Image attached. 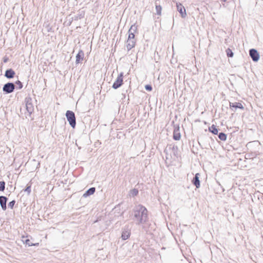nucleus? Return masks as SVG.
<instances>
[{
    "instance_id": "obj_1",
    "label": "nucleus",
    "mask_w": 263,
    "mask_h": 263,
    "mask_svg": "<svg viewBox=\"0 0 263 263\" xmlns=\"http://www.w3.org/2000/svg\"><path fill=\"white\" fill-rule=\"evenodd\" d=\"M134 220L137 221V224H143L147 220V210L142 205L136 206L134 209Z\"/></svg>"
},
{
    "instance_id": "obj_2",
    "label": "nucleus",
    "mask_w": 263,
    "mask_h": 263,
    "mask_svg": "<svg viewBox=\"0 0 263 263\" xmlns=\"http://www.w3.org/2000/svg\"><path fill=\"white\" fill-rule=\"evenodd\" d=\"M15 89V85L13 83H7L5 84L3 88V90L6 93L12 92Z\"/></svg>"
},
{
    "instance_id": "obj_3",
    "label": "nucleus",
    "mask_w": 263,
    "mask_h": 263,
    "mask_svg": "<svg viewBox=\"0 0 263 263\" xmlns=\"http://www.w3.org/2000/svg\"><path fill=\"white\" fill-rule=\"evenodd\" d=\"M123 73L121 72L120 74L118 76L117 79L115 82L112 85V88L116 89L120 87L123 84Z\"/></svg>"
},
{
    "instance_id": "obj_4",
    "label": "nucleus",
    "mask_w": 263,
    "mask_h": 263,
    "mask_svg": "<svg viewBox=\"0 0 263 263\" xmlns=\"http://www.w3.org/2000/svg\"><path fill=\"white\" fill-rule=\"evenodd\" d=\"M250 56L254 62H257L259 60V55L257 51L255 49H251L249 51Z\"/></svg>"
},
{
    "instance_id": "obj_5",
    "label": "nucleus",
    "mask_w": 263,
    "mask_h": 263,
    "mask_svg": "<svg viewBox=\"0 0 263 263\" xmlns=\"http://www.w3.org/2000/svg\"><path fill=\"white\" fill-rule=\"evenodd\" d=\"M176 5L177 10L181 14V16L182 17H185V16L186 15V13L185 12V9L183 6H182V5L180 3H176Z\"/></svg>"
},
{
    "instance_id": "obj_6",
    "label": "nucleus",
    "mask_w": 263,
    "mask_h": 263,
    "mask_svg": "<svg viewBox=\"0 0 263 263\" xmlns=\"http://www.w3.org/2000/svg\"><path fill=\"white\" fill-rule=\"evenodd\" d=\"M230 106L231 108L233 110H235L237 108L242 109L243 108V105L241 103L239 102H230Z\"/></svg>"
},
{
    "instance_id": "obj_7",
    "label": "nucleus",
    "mask_w": 263,
    "mask_h": 263,
    "mask_svg": "<svg viewBox=\"0 0 263 263\" xmlns=\"http://www.w3.org/2000/svg\"><path fill=\"white\" fill-rule=\"evenodd\" d=\"M84 57V52L82 50H79L78 53L76 55V64H78L81 63L83 60Z\"/></svg>"
},
{
    "instance_id": "obj_8",
    "label": "nucleus",
    "mask_w": 263,
    "mask_h": 263,
    "mask_svg": "<svg viewBox=\"0 0 263 263\" xmlns=\"http://www.w3.org/2000/svg\"><path fill=\"white\" fill-rule=\"evenodd\" d=\"M7 201V198L5 197L1 196H0V204L2 208V209L4 211H5L7 209L6 206V202Z\"/></svg>"
},
{
    "instance_id": "obj_9",
    "label": "nucleus",
    "mask_w": 263,
    "mask_h": 263,
    "mask_svg": "<svg viewBox=\"0 0 263 263\" xmlns=\"http://www.w3.org/2000/svg\"><path fill=\"white\" fill-rule=\"evenodd\" d=\"M130 235V230L128 229H124L122 233L121 238L123 240H126Z\"/></svg>"
},
{
    "instance_id": "obj_10",
    "label": "nucleus",
    "mask_w": 263,
    "mask_h": 263,
    "mask_svg": "<svg viewBox=\"0 0 263 263\" xmlns=\"http://www.w3.org/2000/svg\"><path fill=\"white\" fill-rule=\"evenodd\" d=\"M199 174L197 173L192 180V183L196 186L197 188H199L200 187V181L199 179Z\"/></svg>"
},
{
    "instance_id": "obj_11",
    "label": "nucleus",
    "mask_w": 263,
    "mask_h": 263,
    "mask_svg": "<svg viewBox=\"0 0 263 263\" xmlns=\"http://www.w3.org/2000/svg\"><path fill=\"white\" fill-rule=\"evenodd\" d=\"M15 72L12 69H7L5 71V76L8 79L13 78Z\"/></svg>"
},
{
    "instance_id": "obj_12",
    "label": "nucleus",
    "mask_w": 263,
    "mask_h": 263,
    "mask_svg": "<svg viewBox=\"0 0 263 263\" xmlns=\"http://www.w3.org/2000/svg\"><path fill=\"white\" fill-rule=\"evenodd\" d=\"M68 121L69 124L73 128L75 127L76 126V118L75 116H66Z\"/></svg>"
},
{
    "instance_id": "obj_13",
    "label": "nucleus",
    "mask_w": 263,
    "mask_h": 263,
    "mask_svg": "<svg viewBox=\"0 0 263 263\" xmlns=\"http://www.w3.org/2000/svg\"><path fill=\"white\" fill-rule=\"evenodd\" d=\"M135 40H127L126 47L128 50L132 49L135 45Z\"/></svg>"
},
{
    "instance_id": "obj_14",
    "label": "nucleus",
    "mask_w": 263,
    "mask_h": 263,
    "mask_svg": "<svg viewBox=\"0 0 263 263\" xmlns=\"http://www.w3.org/2000/svg\"><path fill=\"white\" fill-rule=\"evenodd\" d=\"M96 191L95 187H91L83 195L84 197H86L89 195L93 194Z\"/></svg>"
},
{
    "instance_id": "obj_15",
    "label": "nucleus",
    "mask_w": 263,
    "mask_h": 263,
    "mask_svg": "<svg viewBox=\"0 0 263 263\" xmlns=\"http://www.w3.org/2000/svg\"><path fill=\"white\" fill-rule=\"evenodd\" d=\"M173 138L175 140H179L180 139L181 135L179 129L174 130Z\"/></svg>"
},
{
    "instance_id": "obj_16",
    "label": "nucleus",
    "mask_w": 263,
    "mask_h": 263,
    "mask_svg": "<svg viewBox=\"0 0 263 263\" xmlns=\"http://www.w3.org/2000/svg\"><path fill=\"white\" fill-rule=\"evenodd\" d=\"M209 129L211 132H212L215 135H217L218 134V130L217 128L216 127V126L214 125L210 127Z\"/></svg>"
},
{
    "instance_id": "obj_17",
    "label": "nucleus",
    "mask_w": 263,
    "mask_h": 263,
    "mask_svg": "<svg viewBox=\"0 0 263 263\" xmlns=\"http://www.w3.org/2000/svg\"><path fill=\"white\" fill-rule=\"evenodd\" d=\"M138 190L136 189H132L129 192V196L134 197L138 195Z\"/></svg>"
},
{
    "instance_id": "obj_18",
    "label": "nucleus",
    "mask_w": 263,
    "mask_h": 263,
    "mask_svg": "<svg viewBox=\"0 0 263 263\" xmlns=\"http://www.w3.org/2000/svg\"><path fill=\"white\" fill-rule=\"evenodd\" d=\"M26 109L29 114H31L33 110L32 105L30 103L26 104Z\"/></svg>"
},
{
    "instance_id": "obj_19",
    "label": "nucleus",
    "mask_w": 263,
    "mask_h": 263,
    "mask_svg": "<svg viewBox=\"0 0 263 263\" xmlns=\"http://www.w3.org/2000/svg\"><path fill=\"white\" fill-rule=\"evenodd\" d=\"M25 243L28 246H38L39 243H32L30 242V240L29 239H26L24 240H23Z\"/></svg>"
},
{
    "instance_id": "obj_20",
    "label": "nucleus",
    "mask_w": 263,
    "mask_h": 263,
    "mask_svg": "<svg viewBox=\"0 0 263 263\" xmlns=\"http://www.w3.org/2000/svg\"><path fill=\"white\" fill-rule=\"evenodd\" d=\"M155 7H156V13L158 15H160L161 14V10H162V8H161V6L158 5L157 4H156Z\"/></svg>"
},
{
    "instance_id": "obj_21",
    "label": "nucleus",
    "mask_w": 263,
    "mask_h": 263,
    "mask_svg": "<svg viewBox=\"0 0 263 263\" xmlns=\"http://www.w3.org/2000/svg\"><path fill=\"white\" fill-rule=\"evenodd\" d=\"M137 27L135 25H132L129 29L128 33H134L137 30Z\"/></svg>"
},
{
    "instance_id": "obj_22",
    "label": "nucleus",
    "mask_w": 263,
    "mask_h": 263,
    "mask_svg": "<svg viewBox=\"0 0 263 263\" xmlns=\"http://www.w3.org/2000/svg\"><path fill=\"white\" fill-rule=\"evenodd\" d=\"M218 137L222 141H225L227 139V135L223 133H220L219 134Z\"/></svg>"
},
{
    "instance_id": "obj_23",
    "label": "nucleus",
    "mask_w": 263,
    "mask_h": 263,
    "mask_svg": "<svg viewBox=\"0 0 263 263\" xmlns=\"http://www.w3.org/2000/svg\"><path fill=\"white\" fill-rule=\"evenodd\" d=\"M226 53H227V56L228 57H233V52L230 49H229V48L227 49L226 50Z\"/></svg>"
},
{
    "instance_id": "obj_24",
    "label": "nucleus",
    "mask_w": 263,
    "mask_h": 263,
    "mask_svg": "<svg viewBox=\"0 0 263 263\" xmlns=\"http://www.w3.org/2000/svg\"><path fill=\"white\" fill-rule=\"evenodd\" d=\"M15 84L16 85V88H18V89H20L23 87V84L21 81H17L15 82Z\"/></svg>"
},
{
    "instance_id": "obj_25",
    "label": "nucleus",
    "mask_w": 263,
    "mask_h": 263,
    "mask_svg": "<svg viewBox=\"0 0 263 263\" xmlns=\"http://www.w3.org/2000/svg\"><path fill=\"white\" fill-rule=\"evenodd\" d=\"M5 183L4 181H0V191H3L5 190Z\"/></svg>"
},
{
    "instance_id": "obj_26",
    "label": "nucleus",
    "mask_w": 263,
    "mask_h": 263,
    "mask_svg": "<svg viewBox=\"0 0 263 263\" xmlns=\"http://www.w3.org/2000/svg\"><path fill=\"white\" fill-rule=\"evenodd\" d=\"M15 201L14 200H12L11 201V202H10L9 203H8V208L12 209L14 205V204H15Z\"/></svg>"
},
{
    "instance_id": "obj_27",
    "label": "nucleus",
    "mask_w": 263,
    "mask_h": 263,
    "mask_svg": "<svg viewBox=\"0 0 263 263\" xmlns=\"http://www.w3.org/2000/svg\"><path fill=\"white\" fill-rule=\"evenodd\" d=\"M25 192H27L28 195L30 194L31 192V185H28L25 189Z\"/></svg>"
},
{
    "instance_id": "obj_28",
    "label": "nucleus",
    "mask_w": 263,
    "mask_h": 263,
    "mask_svg": "<svg viewBox=\"0 0 263 263\" xmlns=\"http://www.w3.org/2000/svg\"><path fill=\"white\" fill-rule=\"evenodd\" d=\"M135 40V34L133 33H129L128 40Z\"/></svg>"
},
{
    "instance_id": "obj_29",
    "label": "nucleus",
    "mask_w": 263,
    "mask_h": 263,
    "mask_svg": "<svg viewBox=\"0 0 263 263\" xmlns=\"http://www.w3.org/2000/svg\"><path fill=\"white\" fill-rule=\"evenodd\" d=\"M145 88L146 90H148V91H151L152 90V87L150 85H145Z\"/></svg>"
},
{
    "instance_id": "obj_30",
    "label": "nucleus",
    "mask_w": 263,
    "mask_h": 263,
    "mask_svg": "<svg viewBox=\"0 0 263 263\" xmlns=\"http://www.w3.org/2000/svg\"><path fill=\"white\" fill-rule=\"evenodd\" d=\"M65 115H74V114L72 111L67 110Z\"/></svg>"
},
{
    "instance_id": "obj_31",
    "label": "nucleus",
    "mask_w": 263,
    "mask_h": 263,
    "mask_svg": "<svg viewBox=\"0 0 263 263\" xmlns=\"http://www.w3.org/2000/svg\"><path fill=\"white\" fill-rule=\"evenodd\" d=\"M7 62V60L6 59H5L4 60V62Z\"/></svg>"
}]
</instances>
